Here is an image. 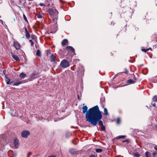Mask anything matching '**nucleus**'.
<instances>
[{
    "label": "nucleus",
    "mask_w": 157,
    "mask_h": 157,
    "mask_svg": "<svg viewBox=\"0 0 157 157\" xmlns=\"http://www.w3.org/2000/svg\"><path fill=\"white\" fill-rule=\"evenodd\" d=\"M152 100L154 102H157V95L154 96L152 98Z\"/></svg>",
    "instance_id": "5701e85b"
},
{
    "label": "nucleus",
    "mask_w": 157,
    "mask_h": 157,
    "mask_svg": "<svg viewBox=\"0 0 157 157\" xmlns=\"http://www.w3.org/2000/svg\"><path fill=\"white\" fill-rule=\"evenodd\" d=\"M13 143L15 148H17L19 146L18 140L17 139H15L14 140Z\"/></svg>",
    "instance_id": "0eeeda50"
},
{
    "label": "nucleus",
    "mask_w": 157,
    "mask_h": 157,
    "mask_svg": "<svg viewBox=\"0 0 157 157\" xmlns=\"http://www.w3.org/2000/svg\"><path fill=\"white\" fill-rule=\"evenodd\" d=\"M12 55L13 58L16 60L17 61H20V59L16 55L13 54Z\"/></svg>",
    "instance_id": "f8f14e48"
},
{
    "label": "nucleus",
    "mask_w": 157,
    "mask_h": 157,
    "mask_svg": "<svg viewBox=\"0 0 157 157\" xmlns=\"http://www.w3.org/2000/svg\"><path fill=\"white\" fill-rule=\"evenodd\" d=\"M61 66L63 67L66 68L69 66V62L66 59L63 60L60 63Z\"/></svg>",
    "instance_id": "7ed1b4c3"
},
{
    "label": "nucleus",
    "mask_w": 157,
    "mask_h": 157,
    "mask_svg": "<svg viewBox=\"0 0 157 157\" xmlns=\"http://www.w3.org/2000/svg\"><path fill=\"white\" fill-rule=\"evenodd\" d=\"M148 50H149L148 49H145V48H142V51L144 52H147Z\"/></svg>",
    "instance_id": "cd10ccee"
},
{
    "label": "nucleus",
    "mask_w": 157,
    "mask_h": 157,
    "mask_svg": "<svg viewBox=\"0 0 157 157\" xmlns=\"http://www.w3.org/2000/svg\"><path fill=\"white\" fill-rule=\"evenodd\" d=\"M79 70H78V72L79 73Z\"/></svg>",
    "instance_id": "a18cd8bd"
},
{
    "label": "nucleus",
    "mask_w": 157,
    "mask_h": 157,
    "mask_svg": "<svg viewBox=\"0 0 157 157\" xmlns=\"http://www.w3.org/2000/svg\"><path fill=\"white\" fill-rule=\"evenodd\" d=\"M11 114L12 116H16L17 115L16 112H15V113H13V112H11Z\"/></svg>",
    "instance_id": "a878e982"
},
{
    "label": "nucleus",
    "mask_w": 157,
    "mask_h": 157,
    "mask_svg": "<svg viewBox=\"0 0 157 157\" xmlns=\"http://www.w3.org/2000/svg\"><path fill=\"white\" fill-rule=\"evenodd\" d=\"M155 127L157 129V125H155Z\"/></svg>",
    "instance_id": "c03bdc74"
},
{
    "label": "nucleus",
    "mask_w": 157,
    "mask_h": 157,
    "mask_svg": "<svg viewBox=\"0 0 157 157\" xmlns=\"http://www.w3.org/2000/svg\"><path fill=\"white\" fill-rule=\"evenodd\" d=\"M133 154L136 157H139L141 156L140 155L138 152H135L133 153Z\"/></svg>",
    "instance_id": "aec40b11"
},
{
    "label": "nucleus",
    "mask_w": 157,
    "mask_h": 157,
    "mask_svg": "<svg viewBox=\"0 0 157 157\" xmlns=\"http://www.w3.org/2000/svg\"><path fill=\"white\" fill-rule=\"evenodd\" d=\"M79 67L81 68V73H82L83 72V68H82V66H80Z\"/></svg>",
    "instance_id": "f704fd0d"
},
{
    "label": "nucleus",
    "mask_w": 157,
    "mask_h": 157,
    "mask_svg": "<svg viewBox=\"0 0 157 157\" xmlns=\"http://www.w3.org/2000/svg\"><path fill=\"white\" fill-rule=\"evenodd\" d=\"M146 156V157H150L151 153L148 151H146L145 153Z\"/></svg>",
    "instance_id": "a211bd4d"
},
{
    "label": "nucleus",
    "mask_w": 157,
    "mask_h": 157,
    "mask_svg": "<svg viewBox=\"0 0 157 157\" xmlns=\"http://www.w3.org/2000/svg\"><path fill=\"white\" fill-rule=\"evenodd\" d=\"M0 22H1L2 24H4V23H5V22L3 21L2 20H0Z\"/></svg>",
    "instance_id": "58836bf2"
},
{
    "label": "nucleus",
    "mask_w": 157,
    "mask_h": 157,
    "mask_svg": "<svg viewBox=\"0 0 157 157\" xmlns=\"http://www.w3.org/2000/svg\"><path fill=\"white\" fill-rule=\"evenodd\" d=\"M26 76V75L23 72H22L20 75L19 77L21 78H24Z\"/></svg>",
    "instance_id": "dca6fc26"
},
{
    "label": "nucleus",
    "mask_w": 157,
    "mask_h": 157,
    "mask_svg": "<svg viewBox=\"0 0 157 157\" xmlns=\"http://www.w3.org/2000/svg\"><path fill=\"white\" fill-rule=\"evenodd\" d=\"M31 38L33 40H34L36 39V36L35 35H31Z\"/></svg>",
    "instance_id": "c85d7f7f"
},
{
    "label": "nucleus",
    "mask_w": 157,
    "mask_h": 157,
    "mask_svg": "<svg viewBox=\"0 0 157 157\" xmlns=\"http://www.w3.org/2000/svg\"><path fill=\"white\" fill-rule=\"evenodd\" d=\"M26 33V37L28 39H29L30 37V34L29 33V32H27Z\"/></svg>",
    "instance_id": "b1692460"
},
{
    "label": "nucleus",
    "mask_w": 157,
    "mask_h": 157,
    "mask_svg": "<svg viewBox=\"0 0 157 157\" xmlns=\"http://www.w3.org/2000/svg\"><path fill=\"white\" fill-rule=\"evenodd\" d=\"M127 141V140H125V141H123V142H125V141Z\"/></svg>",
    "instance_id": "49530a36"
},
{
    "label": "nucleus",
    "mask_w": 157,
    "mask_h": 157,
    "mask_svg": "<svg viewBox=\"0 0 157 157\" xmlns=\"http://www.w3.org/2000/svg\"><path fill=\"white\" fill-rule=\"evenodd\" d=\"M36 55L38 56H41V52L39 50H37Z\"/></svg>",
    "instance_id": "6ab92c4d"
},
{
    "label": "nucleus",
    "mask_w": 157,
    "mask_h": 157,
    "mask_svg": "<svg viewBox=\"0 0 157 157\" xmlns=\"http://www.w3.org/2000/svg\"><path fill=\"white\" fill-rule=\"evenodd\" d=\"M98 153H100L102 151V150L101 149H96L95 150Z\"/></svg>",
    "instance_id": "393cba45"
},
{
    "label": "nucleus",
    "mask_w": 157,
    "mask_h": 157,
    "mask_svg": "<svg viewBox=\"0 0 157 157\" xmlns=\"http://www.w3.org/2000/svg\"><path fill=\"white\" fill-rule=\"evenodd\" d=\"M10 79L7 78H6V84H10L12 85V84L13 83V82H10Z\"/></svg>",
    "instance_id": "f3484780"
},
{
    "label": "nucleus",
    "mask_w": 157,
    "mask_h": 157,
    "mask_svg": "<svg viewBox=\"0 0 157 157\" xmlns=\"http://www.w3.org/2000/svg\"><path fill=\"white\" fill-rule=\"evenodd\" d=\"M32 154V153L31 152H29L27 155V157H29V156Z\"/></svg>",
    "instance_id": "72a5a7b5"
},
{
    "label": "nucleus",
    "mask_w": 157,
    "mask_h": 157,
    "mask_svg": "<svg viewBox=\"0 0 157 157\" xmlns=\"http://www.w3.org/2000/svg\"><path fill=\"white\" fill-rule=\"evenodd\" d=\"M48 12L51 16L55 15V17L53 19L54 22L55 23L57 22V20L58 18V16L56 15L58 13V11L56 9H49L48 10Z\"/></svg>",
    "instance_id": "f03ea898"
},
{
    "label": "nucleus",
    "mask_w": 157,
    "mask_h": 157,
    "mask_svg": "<svg viewBox=\"0 0 157 157\" xmlns=\"http://www.w3.org/2000/svg\"><path fill=\"white\" fill-rule=\"evenodd\" d=\"M59 1L60 2H61V0H59Z\"/></svg>",
    "instance_id": "de8ad7c7"
},
{
    "label": "nucleus",
    "mask_w": 157,
    "mask_h": 157,
    "mask_svg": "<svg viewBox=\"0 0 157 157\" xmlns=\"http://www.w3.org/2000/svg\"><path fill=\"white\" fill-rule=\"evenodd\" d=\"M104 114L105 116H107L108 115V111L107 109L106 108H104Z\"/></svg>",
    "instance_id": "4be33fe9"
},
{
    "label": "nucleus",
    "mask_w": 157,
    "mask_h": 157,
    "mask_svg": "<svg viewBox=\"0 0 157 157\" xmlns=\"http://www.w3.org/2000/svg\"><path fill=\"white\" fill-rule=\"evenodd\" d=\"M25 31L26 33L29 32L26 27H25Z\"/></svg>",
    "instance_id": "ea45409f"
},
{
    "label": "nucleus",
    "mask_w": 157,
    "mask_h": 157,
    "mask_svg": "<svg viewBox=\"0 0 157 157\" xmlns=\"http://www.w3.org/2000/svg\"><path fill=\"white\" fill-rule=\"evenodd\" d=\"M120 122V119L119 118H118L117 120V123L119 124Z\"/></svg>",
    "instance_id": "473e14b6"
},
{
    "label": "nucleus",
    "mask_w": 157,
    "mask_h": 157,
    "mask_svg": "<svg viewBox=\"0 0 157 157\" xmlns=\"http://www.w3.org/2000/svg\"><path fill=\"white\" fill-rule=\"evenodd\" d=\"M86 118L87 121L94 126L97 125L98 122L99 125H103V122L100 120L102 118L101 112L98 105L90 108L86 114Z\"/></svg>",
    "instance_id": "f257e3e1"
},
{
    "label": "nucleus",
    "mask_w": 157,
    "mask_h": 157,
    "mask_svg": "<svg viewBox=\"0 0 157 157\" xmlns=\"http://www.w3.org/2000/svg\"><path fill=\"white\" fill-rule=\"evenodd\" d=\"M88 108L86 106H84L82 108V112L83 113H86L88 112L87 111Z\"/></svg>",
    "instance_id": "2eb2a0df"
},
{
    "label": "nucleus",
    "mask_w": 157,
    "mask_h": 157,
    "mask_svg": "<svg viewBox=\"0 0 157 157\" xmlns=\"http://www.w3.org/2000/svg\"><path fill=\"white\" fill-rule=\"evenodd\" d=\"M154 148L157 151V145H155Z\"/></svg>",
    "instance_id": "c9c22d12"
},
{
    "label": "nucleus",
    "mask_w": 157,
    "mask_h": 157,
    "mask_svg": "<svg viewBox=\"0 0 157 157\" xmlns=\"http://www.w3.org/2000/svg\"><path fill=\"white\" fill-rule=\"evenodd\" d=\"M89 157H96V156L94 155H90Z\"/></svg>",
    "instance_id": "e433bc0d"
},
{
    "label": "nucleus",
    "mask_w": 157,
    "mask_h": 157,
    "mask_svg": "<svg viewBox=\"0 0 157 157\" xmlns=\"http://www.w3.org/2000/svg\"><path fill=\"white\" fill-rule=\"evenodd\" d=\"M40 6H44V5H44V4L43 3H40Z\"/></svg>",
    "instance_id": "4c0bfd02"
},
{
    "label": "nucleus",
    "mask_w": 157,
    "mask_h": 157,
    "mask_svg": "<svg viewBox=\"0 0 157 157\" xmlns=\"http://www.w3.org/2000/svg\"><path fill=\"white\" fill-rule=\"evenodd\" d=\"M37 74L33 72L30 76L29 78V80L32 81L36 78L37 77Z\"/></svg>",
    "instance_id": "423d86ee"
},
{
    "label": "nucleus",
    "mask_w": 157,
    "mask_h": 157,
    "mask_svg": "<svg viewBox=\"0 0 157 157\" xmlns=\"http://www.w3.org/2000/svg\"><path fill=\"white\" fill-rule=\"evenodd\" d=\"M66 49L67 50H69L73 52H74L75 51V49H74V48L70 46H67L66 48Z\"/></svg>",
    "instance_id": "ddd939ff"
},
{
    "label": "nucleus",
    "mask_w": 157,
    "mask_h": 157,
    "mask_svg": "<svg viewBox=\"0 0 157 157\" xmlns=\"http://www.w3.org/2000/svg\"><path fill=\"white\" fill-rule=\"evenodd\" d=\"M125 136H119L117 137V139H120L121 138H124L125 137Z\"/></svg>",
    "instance_id": "bb28decb"
},
{
    "label": "nucleus",
    "mask_w": 157,
    "mask_h": 157,
    "mask_svg": "<svg viewBox=\"0 0 157 157\" xmlns=\"http://www.w3.org/2000/svg\"><path fill=\"white\" fill-rule=\"evenodd\" d=\"M136 79H129L127 81V83L129 84H134L135 83Z\"/></svg>",
    "instance_id": "6e6552de"
},
{
    "label": "nucleus",
    "mask_w": 157,
    "mask_h": 157,
    "mask_svg": "<svg viewBox=\"0 0 157 157\" xmlns=\"http://www.w3.org/2000/svg\"><path fill=\"white\" fill-rule=\"evenodd\" d=\"M36 16L39 18H41L43 17V15L40 13H38L36 14Z\"/></svg>",
    "instance_id": "412c9836"
},
{
    "label": "nucleus",
    "mask_w": 157,
    "mask_h": 157,
    "mask_svg": "<svg viewBox=\"0 0 157 157\" xmlns=\"http://www.w3.org/2000/svg\"><path fill=\"white\" fill-rule=\"evenodd\" d=\"M30 134V132L27 130H24L21 133V135L23 138H27Z\"/></svg>",
    "instance_id": "20e7f679"
},
{
    "label": "nucleus",
    "mask_w": 157,
    "mask_h": 157,
    "mask_svg": "<svg viewBox=\"0 0 157 157\" xmlns=\"http://www.w3.org/2000/svg\"><path fill=\"white\" fill-rule=\"evenodd\" d=\"M25 82L24 81H22L20 82H14L13 84H12V85L13 86H18L20 84H21L22 83H24Z\"/></svg>",
    "instance_id": "1a4fd4ad"
},
{
    "label": "nucleus",
    "mask_w": 157,
    "mask_h": 157,
    "mask_svg": "<svg viewBox=\"0 0 157 157\" xmlns=\"http://www.w3.org/2000/svg\"><path fill=\"white\" fill-rule=\"evenodd\" d=\"M101 129L103 131H104L105 130V127L104 125L101 126Z\"/></svg>",
    "instance_id": "7c9ffc66"
},
{
    "label": "nucleus",
    "mask_w": 157,
    "mask_h": 157,
    "mask_svg": "<svg viewBox=\"0 0 157 157\" xmlns=\"http://www.w3.org/2000/svg\"><path fill=\"white\" fill-rule=\"evenodd\" d=\"M49 157H56L52 155V156H50Z\"/></svg>",
    "instance_id": "37998d69"
},
{
    "label": "nucleus",
    "mask_w": 157,
    "mask_h": 157,
    "mask_svg": "<svg viewBox=\"0 0 157 157\" xmlns=\"http://www.w3.org/2000/svg\"><path fill=\"white\" fill-rule=\"evenodd\" d=\"M13 46L15 47L17 50H19L20 48L21 45L20 44L16 41H14L13 42Z\"/></svg>",
    "instance_id": "39448f33"
},
{
    "label": "nucleus",
    "mask_w": 157,
    "mask_h": 157,
    "mask_svg": "<svg viewBox=\"0 0 157 157\" xmlns=\"http://www.w3.org/2000/svg\"><path fill=\"white\" fill-rule=\"evenodd\" d=\"M151 105L153 106L154 107L156 105V104L155 103H151Z\"/></svg>",
    "instance_id": "a19ab883"
},
{
    "label": "nucleus",
    "mask_w": 157,
    "mask_h": 157,
    "mask_svg": "<svg viewBox=\"0 0 157 157\" xmlns=\"http://www.w3.org/2000/svg\"><path fill=\"white\" fill-rule=\"evenodd\" d=\"M56 57L53 55H52L50 57V61L52 62H55L56 61Z\"/></svg>",
    "instance_id": "4468645a"
},
{
    "label": "nucleus",
    "mask_w": 157,
    "mask_h": 157,
    "mask_svg": "<svg viewBox=\"0 0 157 157\" xmlns=\"http://www.w3.org/2000/svg\"><path fill=\"white\" fill-rule=\"evenodd\" d=\"M29 42L31 43V45L32 46H33L34 45V42L32 40H29Z\"/></svg>",
    "instance_id": "c756f323"
},
{
    "label": "nucleus",
    "mask_w": 157,
    "mask_h": 157,
    "mask_svg": "<svg viewBox=\"0 0 157 157\" xmlns=\"http://www.w3.org/2000/svg\"><path fill=\"white\" fill-rule=\"evenodd\" d=\"M61 44L63 46L66 45L68 44V41L67 40L65 39L62 41Z\"/></svg>",
    "instance_id": "9b49d317"
},
{
    "label": "nucleus",
    "mask_w": 157,
    "mask_h": 157,
    "mask_svg": "<svg viewBox=\"0 0 157 157\" xmlns=\"http://www.w3.org/2000/svg\"><path fill=\"white\" fill-rule=\"evenodd\" d=\"M157 155V152H155L153 153V155L154 157H155Z\"/></svg>",
    "instance_id": "2f4dec72"
},
{
    "label": "nucleus",
    "mask_w": 157,
    "mask_h": 157,
    "mask_svg": "<svg viewBox=\"0 0 157 157\" xmlns=\"http://www.w3.org/2000/svg\"><path fill=\"white\" fill-rule=\"evenodd\" d=\"M69 152L71 154H74L76 153L77 151L74 148H71L69 150Z\"/></svg>",
    "instance_id": "9d476101"
},
{
    "label": "nucleus",
    "mask_w": 157,
    "mask_h": 157,
    "mask_svg": "<svg viewBox=\"0 0 157 157\" xmlns=\"http://www.w3.org/2000/svg\"><path fill=\"white\" fill-rule=\"evenodd\" d=\"M24 19H25V21H27V18L26 17V16L25 15H24Z\"/></svg>",
    "instance_id": "79ce46f5"
}]
</instances>
